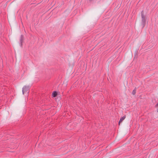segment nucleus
<instances>
[{
    "label": "nucleus",
    "instance_id": "f257e3e1",
    "mask_svg": "<svg viewBox=\"0 0 158 158\" xmlns=\"http://www.w3.org/2000/svg\"><path fill=\"white\" fill-rule=\"evenodd\" d=\"M29 89V87L24 86L23 89V93L24 94V92Z\"/></svg>",
    "mask_w": 158,
    "mask_h": 158
},
{
    "label": "nucleus",
    "instance_id": "f03ea898",
    "mask_svg": "<svg viewBox=\"0 0 158 158\" xmlns=\"http://www.w3.org/2000/svg\"><path fill=\"white\" fill-rule=\"evenodd\" d=\"M126 117V116L125 115L120 118L119 122V125H120V123L123 122V121L125 118Z\"/></svg>",
    "mask_w": 158,
    "mask_h": 158
},
{
    "label": "nucleus",
    "instance_id": "7ed1b4c3",
    "mask_svg": "<svg viewBox=\"0 0 158 158\" xmlns=\"http://www.w3.org/2000/svg\"><path fill=\"white\" fill-rule=\"evenodd\" d=\"M57 93L56 91L54 92L52 94V96L54 97H56L57 96Z\"/></svg>",
    "mask_w": 158,
    "mask_h": 158
},
{
    "label": "nucleus",
    "instance_id": "20e7f679",
    "mask_svg": "<svg viewBox=\"0 0 158 158\" xmlns=\"http://www.w3.org/2000/svg\"><path fill=\"white\" fill-rule=\"evenodd\" d=\"M141 16L142 18V20L143 21L145 20V17H144L143 15V12H141Z\"/></svg>",
    "mask_w": 158,
    "mask_h": 158
},
{
    "label": "nucleus",
    "instance_id": "39448f33",
    "mask_svg": "<svg viewBox=\"0 0 158 158\" xmlns=\"http://www.w3.org/2000/svg\"><path fill=\"white\" fill-rule=\"evenodd\" d=\"M135 93H136V89H134V90H133V91H132V94L133 95H135Z\"/></svg>",
    "mask_w": 158,
    "mask_h": 158
},
{
    "label": "nucleus",
    "instance_id": "423d86ee",
    "mask_svg": "<svg viewBox=\"0 0 158 158\" xmlns=\"http://www.w3.org/2000/svg\"><path fill=\"white\" fill-rule=\"evenodd\" d=\"M156 106H158V103H157V104H156Z\"/></svg>",
    "mask_w": 158,
    "mask_h": 158
},
{
    "label": "nucleus",
    "instance_id": "0eeeda50",
    "mask_svg": "<svg viewBox=\"0 0 158 158\" xmlns=\"http://www.w3.org/2000/svg\"><path fill=\"white\" fill-rule=\"evenodd\" d=\"M90 1H92V0H89Z\"/></svg>",
    "mask_w": 158,
    "mask_h": 158
}]
</instances>
